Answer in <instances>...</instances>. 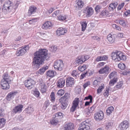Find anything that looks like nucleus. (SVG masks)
Masks as SVG:
<instances>
[{
	"mask_svg": "<svg viewBox=\"0 0 130 130\" xmlns=\"http://www.w3.org/2000/svg\"><path fill=\"white\" fill-rule=\"evenodd\" d=\"M34 55L32 67L35 69L37 70L43 62L45 60H47L48 57L47 51L45 49H39L34 54Z\"/></svg>",
	"mask_w": 130,
	"mask_h": 130,
	"instance_id": "1",
	"label": "nucleus"
},
{
	"mask_svg": "<svg viewBox=\"0 0 130 130\" xmlns=\"http://www.w3.org/2000/svg\"><path fill=\"white\" fill-rule=\"evenodd\" d=\"M18 6L16 4L15 5H13L11 2L8 1L4 5V8L2 9L1 12L0 8V14L2 13L6 14L9 13L13 9H15L17 8Z\"/></svg>",
	"mask_w": 130,
	"mask_h": 130,
	"instance_id": "2",
	"label": "nucleus"
},
{
	"mask_svg": "<svg viewBox=\"0 0 130 130\" xmlns=\"http://www.w3.org/2000/svg\"><path fill=\"white\" fill-rule=\"evenodd\" d=\"M64 66L62 60H58L55 62L54 67L56 70L61 71L62 69Z\"/></svg>",
	"mask_w": 130,
	"mask_h": 130,
	"instance_id": "3",
	"label": "nucleus"
},
{
	"mask_svg": "<svg viewBox=\"0 0 130 130\" xmlns=\"http://www.w3.org/2000/svg\"><path fill=\"white\" fill-rule=\"evenodd\" d=\"M91 124L86 121L82 122L79 125L78 130H90Z\"/></svg>",
	"mask_w": 130,
	"mask_h": 130,
	"instance_id": "4",
	"label": "nucleus"
},
{
	"mask_svg": "<svg viewBox=\"0 0 130 130\" xmlns=\"http://www.w3.org/2000/svg\"><path fill=\"white\" fill-rule=\"evenodd\" d=\"M89 57L88 56L82 55L78 56L76 59L75 61L76 64H80L83 63V62L88 59Z\"/></svg>",
	"mask_w": 130,
	"mask_h": 130,
	"instance_id": "5",
	"label": "nucleus"
},
{
	"mask_svg": "<svg viewBox=\"0 0 130 130\" xmlns=\"http://www.w3.org/2000/svg\"><path fill=\"white\" fill-rule=\"evenodd\" d=\"M29 48L28 45H25L22 47V49L18 50L16 52L17 56H21L24 55L26 52L28 50Z\"/></svg>",
	"mask_w": 130,
	"mask_h": 130,
	"instance_id": "6",
	"label": "nucleus"
},
{
	"mask_svg": "<svg viewBox=\"0 0 130 130\" xmlns=\"http://www.w3.org/2000/svg\"><path fill=\"white\" fill-rule=\"evenodd\" d=\"M104 116L103 112L102 111H100L94 114V118L96 121H99L103 119Z\"/></svg>",
	"mask_w": 130,
	"mask_h": 130,
	"instance_id": "7",
	"label": "nucleus"
},
{
	"mask_svg": "<svg viewBox=\"0 0 130 130\" xmlns=\"http://www.w3.org/2000/svg\"><path fill=\"white\" fill-rule=\"evenodd\" d=\"M35 81L31 78H30L25 80L24 84L25 86L28 89H31L35 84Z\"/></svg>",
	"mask_w": 130,
	"mask_h": 130,
	"instance_id": "8",
	"label": "nucleus"
},
{
	"mask_svg": "<svg viewBox=\"0 0 130 130\" xmlns=\"http://www.w3.org/2000/svg\"><path fill=\"white\" fill-rule=\"evenodd\" d=\"M79 103V98H75L73 101L72 106L70 109L71 111L73 112L75 110L76 107L78 105Z\"/></svg>",
	"mask_w": 130,
	"mask_h": 130,
	"instance_id": "9",
	"label": "nucleus"
},
{
	"mask_svg": "<svg viewBox=\"0 0 130 130\" xmlns=\"http://www.w3.org/2000/svg\"><path fill=\"white\" fill-rule=\"evenodd\" d=\"M10 82H8L7 81H4V80H2L1 83V87L3 89H8L9 88V84Z\"/></svg>",
	"mask_w": 130,
	"mask_h": 130,
	"instance_id": "10",
	"label": "nucleus"
},
{
	"mask_svg": "<svg viewBox=\"0 0 130 130\" xmlns=\"http://www.w3.org/2000/svg\"><path fill=\"white\" fill-rule=\"evenodd\" d=\"M74 79L71 77H69L66 79V84L68 87H72L74 84Z\"/></svg>",
	"mask_w": 130,
	"mask_h": 130,
	"instance_id": "11",
	"label": "nucleus"
},
{
	"mask_svg": "<svg viewBox=\"0 0 130 130\" xmlns=\"http://www.w3.org/2000/svg\"><path fill=\"white\" fill-rule=\"evenodd\" d=\"M129 126L128 122L125 120L122 122L119 125V127L121 130H125L127 129Z\"/></svg>",
	"mask_w": 130,
	"mask_h": 130,
	"instance_id": "12",
	"label": "nucleus"
},
{
	"mask_svg": "<svg viewBox=\"0 0 130 130\" xmlns=\"http://www.w3.org/2000/svg\"><path fill=\"white\" fill-rule=\"evenodd\" d=\"M120 51L117 52H113L111 54V57L113 60H115L116 61H118V58L120 56H122V54H120Z\"/></svg>",
	"mask_w": 130,
	"mask_h": 130,
	"instance_id": "13",
	"label": "nucleus"
},
{
	"mask_svg": "<svg viewBox=\"0 0 130 130\" xmlns=\"http://www.w3.org/2000/svg\"><path fill=\"white\" fill-rule=\"evenodd\" d=\"M85 12L86 15L89 17L93 14V10L91 7H87L85 9Z\"/></svg>",
	"mask_w": 130,
	"mask_h": 130,
	"instance_id": "14",
	"label": "nucleus"
},
{
	"mask_svg": "<svg viewBox=\"0 0 130 130\" xmlns=\"http://www.w3.org/2000/svg\"><path fill=\"white\" fill-rule=\"evenodd\" d=\"M74 125L71 123H67L63 126L64 130H73Z\"/></svg>",
	"mask_w": 130,
	"mask_h": 130,
	"instance_id": "15",
	"label": "nucleus"
},
{
	"mask_svg": "<svg viewBox=\"0 0 130 130\" xmlns=\"http://www.w3.org/2000/svg\"><path fill=\"white\" fill-rule=\"evenodd\" d=\"M23 106L21 105L18 106H15L13 109L12 112L13 113H20L22 111V109L23 108Z\"/></svg>",
	"mask_w": 130,
	"mask_h": 130,
	"instance_id": "16",
	"label": "nucleus"
},
{
	"mask_svg": "<svg viewBox=\"0 0 130 130\" xmlns=\"http://www.w3.org/2000/svg\"><path fill=\"white\" fill-rule=\"evenodd\" d=\"M17 92L15 91H12L9 93L6 97V99L8 101H10L14 98Z\"/></svg>",
	"mask_w": 130,
	"mask_h": 130,
	"instance_id": "17",
	"label": "nucleus"
},
{
	"mask_svg": "<svg viewBox=\"0 0 130 130\" xmlns=\"http://www.w3.org/2000/svg\"><path fill=\"white\" fill-rule=\"evenodd\" d=\"M57 35L59 36L61 35H63L67 32V30H65L64 29L62 28H58L56 31Z\"/></svg>",
	"mask_w": 130,
	"mask_h": 130,
	"instance_id": "18",
	"label": "nucleus"
},
{
	"mask_svg": "<svg viewBox=\"0 0 130 130\" xmlns=\"http://www.w3.org/2000/svg\"><path fill=\"white\" fill-rule=\"evenodd\" d=\"M109 69V68L108 66H106L100 69L99 71L100 74H102L104 73H108Z\"/></svg>",
	"mask_w": 130,
	"mask_h": 130,
	"instance_id": "19",
	"label": "nucleus"
},
{
	"mask_svg": "<svg viewBox=\"0 0 130 130\" xmlns=\"http://www.w3.org/2000/svg\"><path fill=\"white\" fill-rule=\"evenodd\" d=\"M36 8L34 6L30 7L28 12V15L30 16L32 14L34 13L36 11Z\"/></svg>",
	"mask_w": 130,
	"mask_h": 130,
	"instance_id": "20",
	"label": "nucleus"
},
{
	"mask_svg": "<svg viewBox=\"0 0 130 130\" xmlns=\"http://www.w3.org/2000/svg\"><path fill=\"white\" fill-rule=\"evenodd\" d=\"M118 5L117 2H114L111 3L108 7L109 10L110 11L113 10L115 9Z\"/></svg>",
	"mask_w": 130,
	"mask_h": 130,
	"instance_id": "21",
	"label": "nucleus"
},
{
	"mask_svg": "<svg viewBox=\"0 0 130 130\" xmlns=\"http://www.w3.org/2000/svg\"><path fill=\"white\" fill-rule=\"evenodd\" d=\"M63 113L60 112H58L53 115V118L58 119H60L63 118Z\"/></svg>",
	"mask_w": 130,
	"mask_h": 130,
	"instance_id": "22",
	"label": "nucleus"
},
{
	"mask_svg": "<svg viewBox=\"0 0 130 130\" xmlns=\"http://www.w3.org/2000/svg\"><path fill=\"white\" fill-rule=\"evenodd\" d=\"M65 80L63 78H61L58 82L57 86L59 88L63 87L65 84Z\"/></svg>",
	"mask_w": 130,
	"mask_h": 130,
	"instance_id": "23",
	"label": "nucleus"
},
{
	"mask_svg": "<svg viewBox=\"0 0 130 130\" xmlns=\"http://www.w3.org/2000/svg\"><path fill=\"white\" fill-rule=\"evenodd\" d=\"M52 26L51 23L49 21H47L43 24L42 27L43 29H46L48 28H50V27H51Z\"/></svg>",
	"mask_w": 130,
	"mask_h": 130,
	"instance_id": "24",
	"label": "nucleus"
},
{
	"mask_svg": "<svg viewBox=\"0 0 130 130\" xmlns=\"http://www.w3.org/2000/svg\"><path fill=\"white\" fill-rule=\"evenodd\" d=\"M3 78L2 80H4V81H7L8 82H11V77L9 76L7 73H5L3 76Z\"/></svg>",
	"mask_w": 130,
	"mask_h": 130,
	"instance_id": "25",
	"label": "nucleus"
},
{
	"mask_svg": "<svg viewBox=\"0 0 130 130\" xmlns=\"http://www.w3.org/2000/svg\"><path fill=\"white\" fill-rule=\"evenodd\" d=\"M69 97L70 94L68 93H66L65 94L64 96L61 98L60 100L63 101L68 102Z\"/></svg>",
	"mask_w": 130,
	"mask_h": 130,
	"instance_id": "26",
	"label": "nucleus"
},
{
	"mask_svg": "<svg viewBox=\"0 0 130 130\" xmlns=\"http://www.w3.org/2000/svg\"><path fill=\"white\" fill-rule=\"evenodd\" d=\"M107 39L110 43H113L115 40V39L113 35L111 34L108 35L107 36Z\"/></svg>",
	"mask_w": 130,
	"mask_h": 130,
	"instance_id": "27",
	"label": "nucleus"
},
{
	"mask_svg": "<svg viewBox=\"0 0 130 130\" xmlns=\"http://www.w3.org/2000/svg\"><path fill=\"white\" fill-rule=\"evenodd\" d=\"M108 59V57L104 55L103 56H99L97 57L95 60L99 61L102 60H106Z\"/></svg>",
	"mask_w": 130,
	"mask_h": 130,
	"instance_id": "28",
	"label": "nucleus"
},
{
	"mask_svg": "<svg viewBox=\"0 0 130 130\" xmlns=\"http://www.w3.org/2000/svg\"><path fill=\"white\" fill-rule=\"evenodd\" d=\"M55 74L56 72L55 71L49 70L47 72L46 74L47 76L53 77L55 75Z\"/></svg>",
	"mask_w": 130,
	"mask_h": 130,
	"instance_id": "29",
	"label": "nucleus"
},
{
	"mask_svg": "<svg viewBox=\"0 0 130 130\" xmlns=\"http://www.w3.org/2000/svg\"><path fill=\"white\" fill-rule=\"evenodd\" d=\"M114 109V108L113 107L111 106L109 107L106 110L107 115H110L113 112Z\"/></svg>",
	"mask_w": 130,
	"mask_h": 130,
	"instance_id": "30",
	"label": "nucleus"
},
{
	"mask_svg": "<svg viewBox=\"0 0 130 130\" xmlns=\"http://www.w3.org/2000/svg\"><path fill=\"white\" fill-rule=\"evenodd\" d=\"M109 77L110 79L114 78H117V72L115 71L109 74Z\"/></svg>",
	"mask_w": 130,
	"mask_h": 130,
	"instance_id": "31",
	"label": "nucleus"
},
{
	"mask_svg": "<svg viewBox=\"0 0 130 130\" xmlns=\"http://www.w3.org/2000/svg\"><path fill=\"white\" fill-rule=\"evenodd\" d=\"M118 80V79L116 78H113L111 79L109 83V85L110 86H113L114 84L116 83Z\"/></svg>",
	"mask_w": 130,
	"mask_h": 130,
	"instance_id": "32",
	"label": "nucleus"
},
{
	"mask_svg": "<svg viewBox=\"0 0 130 130\" xmlns=\"http://www.w3.org/2000/svg\"><path fill=\"white\" fill-rule=\"evenodd\" d=\"M48 68V67L47 66L43 67L39 69L38 72L40 74H42L44 73L45 70L47 69Z\"/></svg>",
	"mask_w": 130,
	"mask_h": 130,
	"instance_id": "33",
	"label": "nucleus"
},
{
	"mask_svg": "<svg viewBox=\"0 0 130 130\" xmlns=\"http://www.w3.org/2000/svg\"><path fill=\"white\" fill-rule=\"evenodd\" d=\"M40 86L41 88L40 89L41 92L42 93H43L46 92V89L44 84V83L40 84Z\"/></svg>",
	"mask_w": 130,
	"mask_h": 130,
	"instance_id": "34",
	"label": "nucleus"
},
{
	"mask_svg": "<svg viewBox=\"0 0 130 130\" xmlns=\"http://www.w3.org/2000/svg\"><path fill=\"white\" fill-rule=\"evenodd\" d=\"M68 104V102L62 101L60 106L61 108L63 109H65L67 107Z\"/></svg>",
	"mask_w": 130,
	"mask_h": 130,
	"instance_id": "35",
	"label": "nucleus"
},
{
	"mask_svg": "<svg viewBox=\"0 0 130 130\" xmlns=\"http://www.w3.org/2000/svg\"><path fill=\"white\" fill-rule=\"evenodd\" d=\"M120 54H121L122 55H121L122 56H120V57H119L118 58V61L121 60L124 61L126 60V56L123 55L122 53L121 52H120Z\"/></svg>",
	"mask_w": 130,
	"mask_h": 130,
	"instance_id": "36",
	"label": "nucleus"
},
{
	"mask_svg": "<svg viewBox=\"0 0 130 130\" xmlns=\"http://www.w3.org/2000/svg\"><path fill=\"white\" fill-rule=\"evenodd\" d=\"M87 24L86 22H83L81 23L82 30L83 31H84L86 28Z\"/></svg>",
	"mask_w": 130,
	"mask_h": 130,
	"instance_id": "37",
	"label": "nucleus"
},
{
	"mask_svg": "<svg viewBox=\"0 0 130 130\" xmlns=\"http://www.w3.org/2000/svg\"><path fill=\"white\" fill-rule=\"evenodd\" d=\"M104 84H102L101 86H99L97 90V93L99 94L104 89Z\"/></svg>",
	"mask_w": 130,
	"mask_h": 130,
	"instance_id": "38",
	"label": "nucleus"
},
{
	"mask_svg": "<svg viewBox=\"0 0 130 130\" xmlns=\"http://www.w3.org/2000/svg\"><path fill=\"white\" fill-rule=\"evenodd\" d=\"M5 119L4 118L0 119V127H2L5 123Z\"/></svg>",
	"mask_w": 130,
	"mask_h": 130,
	"instance_id": "39",
	"label": "nucleus"
},
{
	"mask_svg": "<svg viewBox=\"0 0 130 130\" xmlns=\"http://www.w3.org/2000/svg\"><path fill=\"white\" fill-rule=\"evenodd\" d=\"M87 66L84 64L83 66H80L78 68V69L80 71H83L86 68Z\"/></svg>",
	"mask_w": 130,
	"mask_h": 130,
	"instance_id": "40",
	"label": "nucleus"
},
{
	"mask_svg": "<svg viewBox=\"0 0 130 130\" xmlns=\"http://www.w3.org/2000/svg\"><path fill=\"white\" fill-rule=\"evenodd\" d=\"M109 12L105 9H104L101 12V15L102 16H106L108 14Z\"/></svg>",
	"mask_w": 130,
	"mask_h": 130,
	"instance_id": "41",
	"label": "nucleus"
},
{
	"mask_svg": "<svg viewBox=\"0 0 130 130\" xmlns=\"http://www.w3.org/2000/svg\"><path fill=\"white\" fill-rule=\"evenodd\" d=\"M58 121H59L57 119L54 118L50 122L52 124L55 125L58 123Z\"/></svg>",
	"mask_w": 130,
	"mask_h": 130,
	"instance_id": "42",
	"label": "nucleus"
},
{
	"mask_svg": "<svg viewBox=\"0 0 130 130\" xmlns=\"http://www.w3.org/2000/svg\"><path fill=\"white\" fill-rule=\"evenodd\" d=\"M118 66L119 69L122 70H124L125 68V64L123 63H119Z\"/></svg>",
	"mask_w": 130,
	"mask_h": 130,
	"instance_id": "43",
	"label": "nucleus"
},
{
	"mask_svg": "<svg viewBox=\"0 0 130 130\" xmlns=\"http://www.w3.org/2000/svg\"><path fill=\"white\" fill-rule=\"evenodd\" d=\"M49 49L51 51L54 52L57 50V47L55 45H52L50 47Z\"/></svg>",
	"mask_w": 130,
	"mask_h": 130,
	"instance_id": "44",
	"label": "nucleus"
},
{
	"mask_svg": "<svg viewBox=\"0 0 130 130\" xmlns=\"http://www.w3.org/2000/svg\"><path fill=\"white\" fill-rule=\"evenodd\" d=\"M100 82L98 79L95 80L93 82V85L94 87L97 86L100 83Z\"/></svg>",
	"mask_w": 130,
	"mask_h": 130,
	"instance_id": "45",
	"label": "nucleus"
},
{
	"mask_svg": "<svg viewBox=\"0 0 130 130\" xmlns=\"http://www.w3.org/2000/svg\"><path fill=\"white\" fill-rule=\"evenodd\" d=\"M64 90H60L58 91L57 94L59 96H61L64 94Z\"/></svg>",
	"mask_w": 130,
	"mask_h": 130,
	"instance_id": "46",
	"label": "nucleus"
},
{
	"mask_svg": "<svg viewBox=\"0 0 130 130\" xmlns=\"http://www.w3.org/2000/svg\"><path fill=\"white\" fill-rule=\"evenodd\" d=\"M119 23L121 25L123 26V27H125L126 25L124 20H119Z\"/></svg>",
	"mask_w": 130,
	"mask_h": 130,
	"instance_id": "47",
	"label": "nucleus"
},
{
	"mask_svg": "<svg viewBox=\"0 0 130 130\" xmlns=\"http://www.w3.org/2000/svg\"><path fill=\"white\" fill-rule=\"evenodd\" d=\"M92 99L93 98L92 96L90 95H89L88 96L85 97L84 100H88L89 99L90 100V102L92 103Z\"/></svg>",
	"mask_w": 130,
	"mask_h": 130,
	"instance_id": "48",
	"label": "nucleus"
},
{
	"mask_svg": "<svg viewBox=\"0 0 130 130\" xmlns=\"http://www.w3.org/2000/svg\"><path fill=\"white\" fill-rule=\"evenodd\" d=\"M77 4L79 7L80 8L82 7L84 5L83 1H79L77 3Z\"/></svg>",
	"mask_w": 130,
	"mask_h": 130,
	"instance_id": "49",
	"label": "nucleus"
},
{
	"mask_svg": "<svg viewBox=\"0 0 130 130\" xmlns=\"http://www.w3.org/2000/svg\"><path fill=\"white\" fill-rule=\"evenodd\" d=\"M60 14V12L59 10H57L54 11L52 14L53 17H55Z\"/></svg>",
	"mask_w": 130,
	"mask_h": 130,
	"instance_id": "50",
	"label": "nucleus"
},
{
	"mask_svg": "<svg viewBox=\"0 0 130 130\" xmlns=\"http://www.w3.org/2000/svg\"><path fill=\"white\" fill-rule=\"evenodd\" d=\"M50 98L51 99L52 101L53 102L55 99V95L54 94V92H52L51 93V95H50Z\"/></svg>",
	"mask_w": 130,
	"mask_h": 130,
	"instance_id": "51",
	"label": "nucleus"
},
{
	"mask_svg": "<svg viewBox=\"0 0 130 130\" xmlns=\"http://www.w3.org/2000/svg\"><path fill=\"white\" fill-rule=\"evenodd\" d=\"M34 110L33 108L29 107L27 110V112L29 113H31Z\"/></svg>",
	"mask_w": 130,
	"mask_h": 130,
	"instance_id": "52",
	"label": "nucleus"
},
{
	"mask_svg": "<svg viewBox=\"0 0 130 130\" xmlns=\"http://www.w3.org/2000/svg\"><path fill=\"white\" fill-rule=\"evenodd\" d=\"M49 104L50 103L47 100L45 101L44 105V107L45 109H46L49 106Z\"/></svg>",
	"mask_w": 130,
	"mask_h": 130,
	"instance_id": "53",
	"label": "nucleus"
},
{
	"mask_svg": "<svg viewBox=\"0 0 130 130\" xmlns=\"http://www.w3.org/2000/svg\"><path fill=\"white\" fill-rule=\"evenodd\" d=\"M34 94L36 97L38 98L39 96L40 92L38 91L35 90L34 91Z\"/></svg>",
	"mask_w": 130,
	"mask_h": 130,
	"instance_id": "54",
	"label": "nucleus"
},
{
	"mask_svg": "<svg viewBox=\"0 0 130 130\" xmlns=\"http://www.w3.org/2000/svg\"><path fill=\"white\" fill-rule=\"evenodd\" d=\"M123 85V83L121 82H119L117 83V85L116 86V87L118 88H120Z\"/></svg>",
	"mask_w": 130,
	"mask_h": 130,
	"instance_id": "55",
	"label": "nucleus"
},
{
	"mask_svg": "<svg viewBox=\"0 0 130 130\" xmlns=\"http://www.w3.org/2000/svg\"><path fill=\"white\" fill-rule=\"evenodd\" d=\"M109 94V89L108 88L106 90L104 93H103V95L105 97H107L108 95Z\"/></svg>",
	"mask_w": 130,
	"mask_h": 130,
	"instance_id": "56",
	"label": "nucleus"
},
{
	"mask_svg": "<svg viewBox=\"0 0 130 130\" xmlns=\"http://www.w3.org/2000/svg\"><path fill=\"white\" fill-rule=\"evenodd\" d=\"M113 124L112 123L108 122L106 124V128L107 129L109 127H111L112 125Z\"/></svg>",
	"mask_w": 130,
	"mask_h": 130,
	"instance_id": "57",
	"label": "nucleus"
},
{
	"mask_svg": "<svg viewBox=\"0 0 130 130\" xmlns=\"http://www.w3.org/2000/svg\"><path fill=\"white\" fill-rule=\"evenodd\" d=\"M75 92L77 94H79L81 92V89L78 87H76L75 89Z\"/></svg>",
	"mask_w": 130,
	"mask_h": 130,
	"instance_id": "58",
	"label": "nucleus"
},
{
	"mask_svg": "<svg viewBox=\"0 0 130 130\" xmlns=\"http://www.w3.org/2000/svg\"><path fill=\"white\" fill-rule=\"evenodd\" d=\"M124 3H122L121 4L119 5L117 8L118 10H121L124 6Z\"/></svg>",
	"mask_w": 130,
	"mask_h": 130,
	"instance_id": "59",
	"label": "nucleus"
},
{
	"mask_svg": "<svg viewBox=\"0 0 130 130\" xmlns=\"http://www.w3.org/2000/svg\"><path fill=\"white\" fill-rule=\"evenodd\" d=\"M58 19L59 20H63L66 19L65 17L60 15L57 16Z\"/></svg>",
	"mask_w": 130,
	"mask_h": 130,
	"instance_id": "60",
	"label": "nucleus"
},
{
	"mask_svg": "<svg viewBox=\"0 0 130 130\" xmlns=\"http://www.w3.org/2000/svg\"><path fill=\"white\" fill-rule=\"evenodd\" d=\"M90 83L89 82H87L85 83L83 85L84 88L85 89L87 87L90 85Z\"/></svg>",
	"mask_w": 130,
	"mask_h": 130,
	"instance_id": "61",
	"label": "nucleus"
},
{
	"mask_svg": "<svg viewBox=\"0 0 130 130\" xmlns=\"http://www.w3.org/2000/svg\"><path fill=\"white\" fill-rule=\"evenodd\" d=\"M112 27L113 28H116L117 29L120 30H121L120 27L118 25L116 24H113L112 25Z\"/></svg>",
	"mask_w": 130,
	"mask_h": 130,
	"instance_id": "62",
	"label": "nucleus"
},
{
	"mask_svg": "<svg viewBox=\"0 0 130 130\" xmlns=\"http://www.w3.org/2000/svg\"><path fill=\"white\" fill-rule=\"evenodd\" d=\"M72 75L74 77H76L78 75L77 72L76 70H73L72 74Z\"/></svg>",
	"mask_w": 130,
	"mask_h": 130,
	"instance_id": "63",
	"label": "nucleus"
},
{
	"mask_svg": "<svg viewBox=\"0 0 130 130\" xmlns=\"http://www.w3.org/2000/svg\"><path fill=\"white\" fill-rule=\"evenodd\" d=\"M101 8V7L97 5L95 7V9L96 12H98Z\"/></svg>",
	"mask_w": 130,
	"mask_h": 130,
	"instance_id": "64",
	"label": "nucleus"
}]
</instances>
